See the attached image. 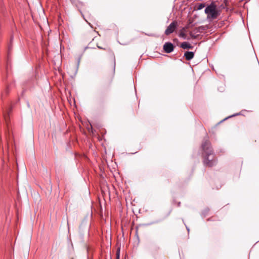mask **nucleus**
Instances as JSON below:
<instances>
[{"label": "nucleus", "instance_id": "nucleus-2", "mask_svg": "<svg viewBox=\"0 0 259 259\" xmlns=\"http://www.w3.org/2000/svg\"><path fill=\"white\" fill-rule=\"evenodd\" d=\"M205 13L207 15V18L208 19H215L220 15V12L217 9L216 5L211 3L207 6L205 9Z\"/></svg>", "mask_w": 259, "mask_h": 259}, {"label": "nucleus", "instance_id": "nucleus-7", "mask_svg": "<svg viewBox=\"0 0 259 259\" xmlns=\"http://www.w3.org/2000/svg\"><path fill=\"white\" fill-rule=\"evenodd\" d=\"M185 30V28H183L179 34V36L181 37H182L183 38L185 39L187 38V37H186V34L184 32Z\"/></svg>", "mask_w": 259, "mask_h": 259}, {"label": "nucleus", "instance_id": "nucleus-5", "mask_svg": "<svg viewBox=\"0 0 259 259\" xmlns=\"http://www.w3.org/2000/svg\"><path fill=\"white\" fill-rule=\"evenodd\" d=\"M184 57L188 61L191 60L194 57V53L193 52H186L184 54Z\"/></svg>", "mask_w": 259, "mask_h": 259}, {"label": "nucleus", "instance_id": "nucleus-11", "mask_svg": "<svg viewBox=\"0 0 259 259\" xmlns=\"http://www.w3.org/2000/svg\"><path fill=\"white\" fill-rule=\"evenodd\" d=\"M98 48H99V49H103L102 48H101V47H99V46H98Z\"/></svg>", "mask_w": 259, "mask_h": 259}, {"label": "nucleus", "instance_id": "nucleus-8", "mask_svg": "<svg viewBox=\"0 0 259 259\" xmlns=\"http://www.w3.org/2000/svg\"><path fill=\"white\" fill-rule=\"evenodd\" d=\"M205 7V5L204 3H200L198 4L197 7L198 10H200L202 9L203 8Z\"/></svg>", "mask_w": 259, "mask_h": 259}, {"label": "nucleus", "instance_id": "nucleus-3", "mask_svg": "<svg viewBox=\"0 0 259 259\" xmlns=\"http://www.w3.org/2000/svg\"><path fill=\"white\" fill-rule=\"evenodd\" d=\"M178 26L177 22L173 21L167 27L165 31V34L166 35H169L174 32L175 29L177 28Z\"/></svg>", "mask_w": 259, "mask_h": 259}, {"label": "nucleus", "instance_id": "nucleus-4", "mask_svg": "<svg viewBox=\"0 0 259 259\" xmlns=\"http://www.w3.org/2000/svg\"><path fill=\"white\" fill-rule=\"evenodd\" d=\"M163 49L165 53H170L174 51V46L172 43L167 42L164 44Z\"/></svg>", "mask_w": 259, "mask_h": 259}, {"label": "nucleus", "instance_id": "nucleus-6", "mask_svg": "<svg viewBox=\"0 0 259 259\" xmlns=\"http://www.w3.org/2000/svg\"><path fill=\"white\" fill-rule=\"evenodd\" d=\"M181 48L183 49H192L193 47L188 42H183L181 44Z\"/></svg>", "mask_w": 259, "mask_h": 259}, {"label": "nucleus", "instance_id": "nucleus-9", "mask_svg": "<svg viewBox=\"0 0 259 259\" xmlns=\"http://www.w3.org/2000/svg\"><path fill=\"white\" fill-rule=\"evenodd\" d=\"M189 34H190V35L191 36V37L192 38H196V36L194 35L192 31L190 32Z\"/></svg>", "mask_w": 259, "mask_h": 259}, {"label": "nucleus", "instance_id": "nucleus-10", "mask_svg": "<svg viewBox=\"0 0 259 259\" xmlns=\"http://www.w3.org/2000/svg\"><path fill=\"white\" fill-rule=\"evenodd\" d=\"M119 249H118L117 251V252H116V257H117V259H119Z\"/></svg>", "mask_w": 259, "mask_h": 259}, {"label": "nucleus", "instance_id": "nucleus-1", "mask_svg": "<svg viewBox=\"0 0 259 259\" xmlns=\"http://www.w3.org/2000/svg\"><path fill=\"white\" fill-rule=\"evenodd\" d=\"M202 157L204 165L212 167L216 164L217 161L214 158L213 152L210 142L207 139H204L201 144Z\"/></svg>", "mask_w": 259, "mask_h": 259}]
</instances>
